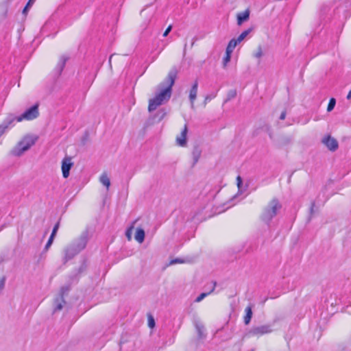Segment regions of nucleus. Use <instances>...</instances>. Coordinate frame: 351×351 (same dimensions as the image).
<instances>
[{
  "label": "nucleus",
  "mask_w": 351,
  "mask_h": 351,
  "mask_svg": "<svg viewBox=\"0 0 351 351\" xmlns=\"http://www.w3.org/2000/svg\"><path fill=\"white\" fill-rule=\"evenodd\" d=\"M177 76V71L172 69L169 71L167 77L165 80L167 86L162 89L156 95L149 99L148 110L152 112L155 110L159 106L167 101L171 95V88L175 83V80Z\"/></svg>",
  "instance_id": "1"
},
{
  "label": "nucleus",
  "mask_w": 351,
  "mask_h": 351,
  "mask_svg": "<svg viewBox=\"0 0 351 351\" xmlns=\"http://www.w3.org/2000/svg\"><path fill=\"white\" fill-rule=\"evenodd\" d=\"M39 114L38 106L37 104L32 106L30 108L25 110L21 116L14 118L10 117L6 119L1 125H0V136L5 132V130L9 125L16 119L17 121L20 122L23 119L32 120L36 119Z\"/></svg>",
  "instance_id": "2"
},
{
  "label": "nucleus",
  "mask_w": 351,
  "mask_h": 351,
  "mask_svg": "<svg viewBox=\"0 0 351 351\" xmlns=\"http://www.w3.org/2000/svg\"><path fill=\"white\" fill-rule=\"evenodd\" d=\"M86 237L82 235L80 238L69 245L64 249V263H66L81 252L86 247Z\"/></svg>",
  "instance_id": "3"
},
{
  "label": "nucleus",
  "mask_w": 351,
  "mask_h": 351,
  "mask_svg": "<svg viewBox=\"0 0 351 351\" xmlns=\"http://www.w3.org/2000/svg\"><path fill=\"white\" fill-rule=\"evenodd\" d=\"M281 208L282 205L277 199H271L263 209L261 215V220L266 223H269L276 216Z\"/></svg>",
  "instance_id": "4"
},
{
  "label": "nucleus",
  "mask_w": 351,
  "mask_h": 351,
  "mask_svg": "<svg viewBox=\"0 0 351 351\" xmlns=\"http://www.w3.org/2000/svg\"><path fill=\"white\" fill-rule=\"evenodd\" d=\"M36 141L37 137L36 136L27 135L24 136L12 149L11 154L14 156H21L29 150L36 143Z\"/></svg>",
  "instance_id": "5"
},
{
  "label": "nucleus",
  "mask_w": 351,
  "mask_h": 351,
  "mask_svg": "<svg viewBox=\"0 0 351 351\" xmlns=\"http://www.w3.org/2000/svg\"><path fill=\"white\" fill-rule=\"evenodd\" d=\"M272 331V326L271 324H264L252 327L248 334L251 336L259 337L265 334H269Z\"/></svg>",
  "instance_id": "6"
},
{
  "label": "nucleus",
  "mask_w": 351,
  "mask_h": 351,
  "mask_svg": "<svg viewBox=\"0 0 351 351\" xmlns=\"http://www.w3.org/2000/svg\"><path fill=\"white\" fill-rule=\"evenodd\" d=\"M73 166V162L71 157L66 156L62 161L61 169L62 171V176L64 178H67L69 176L70 170Z\"/></svg>",
  "instance_id": "7"
},
{
  "label": "nucleus",
  "mask_w": 351,
  "mask_h": 351,
  "mask_svg": "<svg viewBox=\"0 0 351 351\" xmlns=\"http://www.w3.org/2000/svg\"><path fill=\"white\" fill-rule=\"evenodd\" d=\"M322 143L330 151L335 152L338 149L337 141L330 135L324 137L322 140Z\"/></svg>",
  "instance_id": "8"
},
{
  "label": "nucleus",
  "mask_w": 351,
  "mask_h": 351,
  "mask_svg": "<svg viewBox=\"0 0 351 351\" xmlns=\"http://www.w3.org/2000/svg\"><path fill=\"white\" fill-rule=\"evenodd\" d=\"M188 132V128L186 124L184 125L180 134L176 137V143L180 147H185L186 145V134Z\"/></svg>",
  "instance_id": "9"
},
{
  "label": "nucleus",
  "mask_w": 351,
  "mask_h": 351,
  "mask_svg": "<svg viewBox=\"0 0 351 351\" xmlns=\"http://www.w3.org/2000/svg\"><path fill=\"white\" fill-rule=\"evenodd\" d=\"M69 59V57L66 55H62L60 57L59 61L57 63L55 69L58 75H60L64 68L66 61Z\"/></svg>",
  "instance_id": "10"
},
{
  "label": "nucleus",
  "mask_w": 351,
  "mask_h": 351,
  "mask_svg": "<svg viewBox=\"0 0 351 351\" xmlns=\"http://www.w3.org/2000/svg\"><path fill=\"white\" fill-rule=\"evenodd\" d=\"M197 86H198V83H197V81L196 80L194 82L193 85L192 86V88L189 93V99H190L192 108H193V106H194V101L197 97Z\"/></svg>",
  "instance_id": "11"
},
{
  "label": "nucleus",
  "mask_w": 351,
  "mask_h": 351,
  "mask_svg": "<svg viewBox=\"0 0 351 351\" xmlns=\"http://www.w3.org/2000/svg\"><path fill=\"white\" fill-rule=\"evenodd\" d=\"M250 17V11L248 10L239 12L237 14V24L241 25L243 22L247 21Z\"/></svg>",
  "instance_id": "12"
},
{
  "label": "nucleus",
  "mask_w": 351,
  "mask_h": 351,
  "mask_svg": "<svg viewBox=\"0 0 351 351\" xmlns=\"http://www.w3.org/2000/svg\"><path fill=\"white\" fill-rule=\"evenodd\" d=\"M134 237L138 243H142L145 239V231L142 228H137Z\"/></svg>",
  "instance_id": "13"
},
{
  "label": "nucleus",
  "mask_w": 351,
  "mask_h": 351,
  "mask_svg": "<svg viewBox=\"0 0 351 351\" xmlns=\"http://www.w3.org/2000/svg\"><path fill=\"white\" fill-rule=\"evenodd\" d=\"M99 181L104 186H105L107 188V189H109L110 186V180L106 173H103L101 175L99 178Z\"/></svg>",
  "instance_id": "14"
},
{
  "label": "nucleus",
  "mask_w": 351,
  "mask_h": 351,
  "mask_svg": "<svg viewBox=\"0 0 351 351\" xmlns=\"http://www.w3.org/2000/svg\"><path fill=\"white\" fill-rule=\"evenodd\" d=\"M245 315L244 317V323L247 325L250 324L252 317V311L251 306H247L245 309Z\"/></svg>",
  "instance_id": "15"
},
{
  "label": "nucleus",
  "mask_w": 351,
  "mask_h": 351,
  "mask_svg": "<svg viewBox=\"0 0 351 351\" xmlns=\"http://www.w3.org/2000/svg\"><path fill=\"white\" fill-rule=\"evenodd\" d=\"M64 303H65V302L63 300V295H62V294H61L60 298H57L55 300L54 311H60V310H62Z\"/></svg>",
  "instance_id": "16"
},
{
  "label": "nucleus",
  "mask_w": 351,
  "mask_h": 351,
  "mask_svg": "<svg viewBox=\"0 0 351 351\" xmlns=\"http://www.w3.org/2000/svg\"><path fill=\"white\" fill-rule=\"evenodd\" d=\"M216 283L215 282L208 293H201L195 300V302H200L203 299H204L207 295L214 291L215 289Z\"/></svg>",
  "instance_id": "17"
},
{
  "label": "nucleus",
  "mask_w": 351,
  "mask_h": 351,
  "mask_svg": "<svg viewBox=\"0 0 351 351\" xmlns=\"http://www.w3.org/2000/svg\"><path fill=\"white\" fill-rule=\"evenodd\" d=\"M238 44L239 43L237 41V39L232 38L230 40L226 50L232 52Z\"/></svg>",
  "instance_id": "18"
},
{
  "label": "nucleus",
  "mask_w": 351,
  "mask_h": 351,
  "mask_svg": "<svg viewBox=\"0 0 351 351\" xmlns=\"http://www.w3.org/2000/svg\"><path fill=\"white\" fill-rule=\"evenodd\" d=\"M232 53V52L226 50V55L223 58V62H222L223 68H226L227 66L228 62L230 61Z\"/></svg>",
  "instance_id": "19"
},
{
  "label": "nucleus",
  "mask_w": 351,
  "mask_h": 351,
  "mask_svg": "<svg viewBox=\"0 0 351 351\" xmlns=\"http://www.w3.org/2000/svg\"><path fill=\"white\" fill-rule=\"evenodd\" d=\"M252 31L251 29H246L245 31H243L238 37L237 39V41L240 43L241 42H242L245 38L246 36L250 33V32Z\"/></svg>",
  "instance_id": "20"
},
{
  "label": "nucleus",
  "mask_w": 351,
  "mask_h": 351,
  "mask_svg": "<svg viewBox=\"0 0 351 351\" xmlns=\"http://www.w3.org/2000/svg\"><path fill=\"white\" fill-rule=\"evenodd\" d=\"M200 151L197 149V148H195L193 152V160H194V163H196L199 157H200Z\"/></svg>",
  "instance_id": "21"
},
{
  "label": "nucleus",
  "mask_w": 351,
  "mask_h": 351,
  "mask_svg": "<svg viewBox=\"0 0 351 351\" xmlns=\"http://www.w3.org/2000/svg\"><path fill=\"white\" fill-rule=\"evenodd\" d=\"M335 104H336V100L335 98H331L329 101V103H328V107H327V111L328 112H330L332 111L334 108H335Z\"/></svg>",
  "instance_id": "22"
},
{
  "label": "nucleus",
  "mask_w": 351,
  "mask_h": 351,
  "mask_svg": "<svg viewBox=\"0 0 351 351\" xmlns=\"http://www.w3.org/2000/svg\"><path fill=\"white\" fill-rule=\"evenodd\" d=\"M263 55V49L261 46H258L256 51L254 53V56L256 58H261Z\"/></svg>",
  "instance_id": "23"
},
{
  "label": "nucleus",
  "mask_w": 351,
  "mask_h": 351,
  "mask_svg": "<svg viewBox=\"0 0 351 351\" xmlns=\"http://www.w3.org/2000/svg\"><path fill=\"white\" fill-rule=\"evenodd\" d=\"M217 94L216 93H213V94H210V95H208L205 97V99H204V106L206 105L207 102L210 101L211 99H214L215 97H216Z\"/></svg>",
  "instance_id": "24"
},
{
  "label": "nucleus",
  "mask_w": 351,
  "mask_h": 351,
  "mask_svg": "<svg viewBox=\"0 0 351 351\" xmlns=\"http://www.w3.org/2000/svg\"><path fill=\"white\" fill-rule=\"evenodd\" d=\"M59 226H60V223L58 222L56 223V225L54 226L53 228V230H52V232L51 234V236L53 237H56V234L57 233V231L59 228Z\"/></svg>",
  "instance_id": "25"
},
{
  "label": "nucleus",
  "mask_w": 351,
  "mask_h": 351,
  "mask_svg": "<svg viewBox=\"0 0 351 351\" xmlns=\"http://www.w3.org/2000/svg\"><path fill=\"white\" fill-rule=\"evenodd\" d=\"M53 239H54V237H53L50 236V237H49V240H48L47 243H46V245H45V250H47L50 247V246H51V245H52V243H53Z\"/></svg>",
  "instance_id": "26"
},
{
  "label": "nucleus",
  "mask_w": 351,
  "mask_h": 351,
  "mask_svg": "<svg viewBox=\"0 0 351 351\" xmlns=\"http://www.w3.org/2000/svg\"><path fill=\"white\" fill-rule=\"evenodd\" d=\"M242 183H243V181H242L241 177L240 176H238L237 177V187H238L239 191L241 190Z\"/></svg>",
  "instance_id": "27"
},
{
  "label": "nucleus",
  "mask_w": 351,
  "mask_h": 351,
  "mask_svg": "<svg viewBox=\"0 0 351 351\" xmlns=\"http://www.w3.org/2000/svg\"><path fill=\"white\" fill-rule=\"evenodd\" d=\"M133 228H134V226L132 225L126 231V234H126V237H127L128 240L131 239V234H132V231Z\"/></svg>",
  "instance_id": "28"
},
{
  "label": "nucleus",
  "mask_w": 351,
  "mask_h": 351,
  "mask_svg": "<svg viewBox=\"0 0 351 351\" xmlns=\"http://www.w3.org/2000/svg\"><path fill=\"white\" fill-rule=\"evenodd\" d=\"M171 29H172V26H171V25H169V26L167 28V29L165 31V32L163 33V36H164V37L167 36L169 34V33L171 32Z\"/></svg>",
  "instance_id": "29"
},
{
  "label": "nucleus",
  "mask_w": 351,
  "mask_h": 351,
  "mask_svg": "<svg viewBox=\"0 0 351 351\" xmlns=\"http://www.w3.org/2000/svg\"><path fill=\"white\" fill-rule=\"evenodd\" d=\"M236 94H237V93H236V90H234L230 91V93L228 94V98L230 99V98L234 97Z\"/></svg>",
  "instance_id": "30"
},
{
  "label": "nucleus",
  "mask_w": 351,
  "mask_h": 351,
  "mask_svg": "<svg viewBox=\"0 0 351 351\" xmlns=\"http://www.w3.org/2000/svg\"><path fill=\"white\" fill-rule=\"evenodd\" d=\"M155 325V322H154V319L151 317L150 319H149V326L152 328L154 327Z\"/></svg>",
  "instance_id": "31"
},
{
  "label": "nucleus",
  "mask_w": 351,
  "mask_h": 351,
  "mask_svg": "<svg viewBox=\"0 0 351 351\" xmlns=\"http://www.w3.org/2000/svg\"><path fill=\"white\" fill-rule=\"evenodd\" d=\"M197 331H198V333H199V336L201 337L202 335V331L204 330V327L203 326H197Z\"/></svg>",
  "instance_id": "32"
},
{
  "label": "nucleus",
  "mask_w": 351,
  "mask_h": 351,
  "mask_svg": "<svg viewBox=\"0 0 351 351\" xmlns=\"http://www.w3.org/2000/svg\"><path fill=\"white\" fill-rule=\"evenodd\" d=\"M181 263H183V261H182L181 260H180L178 258L173 259V260L171 261V262H170L171 264Z\"/></svg>",
  "instance_id": "33"
},
{
  "label": "nucleus",
  "mask_w": 351,
  "mask_h": 351,
  "mask_svg": "<svg viewBox=\"0 0 351 351\" xmlns=\"http://www.w3.org/2000/svg\"><path fill=\"white\" fill-rule=\"evenodd\" d=\"M286 117V112L285 111H283L282 112L280 116V119L281 120H284Z\"/></svg>",
  "instance_id": "34"
},
{
  "label": "nucleus",
  "mask_w": 351,
  "mask_h": 351,
  "mask_svg": "<svg viewBox=\"0 0 351 351\" xmlns=\"http://www.w3.org/2000/svg\"><path fill=\"white\" fill-rule=\"evenodd\" d=\"M34 1L35 0H29L28 3H27V6H32V5L34 3Z\"/></svg>",
  "instance_id": "35"
},
{
  "label": "nucleus",
  "mask_w": 351,
  "mask_h": 351,
  "mask_svg": "<svg viewBox=\"0 0 351 351\" xmlns=\"http://www.w3.org/2000/svg\"><path fill=\"white\" fill-rule=\"evenodd\" d=\"M314 206H315V202H312L311 206V209H310V212H311V214L313 213V208H314Z\"/></svg>",
  "instance_id": "36"
},
{
  "label": "nucleus",
  "mask_w": 351,
  "mask_h": 351,
  "mask_svg": "<svg viewBox=\"0 0 351 351\" xmlns=\"http://www.w3.org/2000/svg\"><path fill=\"white\" fill-rule=\"evenodd\" d=\"M347 99H351V90L349 91L348 95H347Z\"/></svg>",
  "instance_id": "37"
},
{
  "label": "nucleus",
  "mask_w": 351,
  "mask_h": 351,
  "mask_svg": "<svg viewBox=\"0 0 351 351\" xmlns=\"http://www.w3.org/2000/svg\"><path fill=\"white\" fill-rule=\"evenodd\" d=\"M29 6H27V5H26V6L25 7V8L23 9V13H25L28 9Z\"/></svg>",
  "instance_id": "38"
},
{
  "label": "nucleus",
  "mask_w": 351,
  "mask_h": 351,
  "mask_svg": "<svg viewBox=\"0 0 351 351\" xmlns=\"http://www.w3.org/2000/svg\"><path fill=\"white\" fill-rule=\"evenodd\" d=\"M165 114H166V113L164 112V113H163V114H162V117H165Z\"/></svg>",
  "instance_id": "39"
},
{
  "label": "nucleus",
  "mask_w": 351,
  "mask_h": 351,
  "mask_svg": "<svg viewBox=\"0 0 351 351\" xmlns=\"http://www.w3.org/2000/svg\"><path fill=\"white\" fill-rule=\"evenodd\" d=\"M111 58H112V56H110V59H109V62H110V61H111Z\"/></svg>",
  "instance_id": "40"
}]
</instances>
